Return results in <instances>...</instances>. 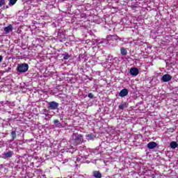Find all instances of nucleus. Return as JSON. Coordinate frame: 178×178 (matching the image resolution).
<instances>
[{"label":"nucleus","mask_w":178,"mask_h":178,"mask_svg":"<svg viewBox=\"0 0 178 178\" xmlns=\"http://www.w3.org/2000/svg\"><path fill=\"white\" fill-rule=\"evenodd\" d=\"M145 178H155L154 172L147 171L145 174Z\"/></svg>","instance_id":"obj_13"},{"label":"nucleus","mask_w":178,"mask_h":178,"mask_svg":"<svg viewBox=\"0 0 178 178\" xmlns=\"http://www.w3.org/2000/svg\"><path fill=\"white\" fill-rule=\"evenodd\" d=\"M92 176L95 178H102V174H101L99 171L95 170L92 172Z\"/></svg>","instance_id":"obj_14"},{"label":"nucleus","mask_w":178,"mask_h":178,"mask_svg":"<svg viewBox=\"0 0 178 178\" xmlns=\"http://www.w3.org/2000/svg\"><path fill=\"white\" fill-rule=\"evenodd\" d=\"M54 124H59L60 126L61 125V124H60V122L59 120H55L54 121Z\"/></svg>","instance_id":"obj_26"},{"label":"nucleus","mask_w":178,"mask_h":178,"mask_svg":"<svg viewBox=\"0 0 178 178\" xmlns=\"http://www.w3.org/2000/svg\"><path fill=\"white\" fill-rule=\"evenodd\" d=\"M30 168H34V162L30 163Z\"/></svg>","instance_id":"obj_29"},{"label":"nucleus","mask_w":178,"mask_h":178,"mask_svg":"<svg viewBox=\"0 0 178 178\" xmlns=\"http://www.w3.org/2000/svg\"><path fill=\"white\" fill-rule=\"evenodd\" d=\"M120 54L123 56H126V55H127V49H126V48L124 47H120Z\"/></svg>","instance_id":"obj_15"},{"label":"nucleus","mask_w":178,"mask_h":178,"mask_svg":"<svg viewBox=\"0 0 178 178\" xmlns=\"http://www.w3.org/2000/svg\"><path fill=\"white\" fill-rule=\"evenodd\" d=\"M86 138L88 140H94L95 138V136H94L93 134H88L86 135Z\"/></svg>","instance_id":"obj_18"},{"label":"nucleus","mask_w":178,"mask_h":178,"mask_svg":"<svg viewBox=\"0 0 178 178\" xmlns=\"http://www.w3.org/2000/svg\"><path fill=\"white\" fill-rule=\"evenodd\" d=\"M3 155L4 156V159H6V158H12V156H13V152L8 151L7 152H4Z\"/></svg>","instance_id":"obj_12"},{"label":"nucleus","mask_w":178,"mask_h":178,"mask_svg":"<svg viewBox=\"0 0 178 178\" xmlns=\"http://www.w3.org/2000/svg\"><path fill=\"white\" fill-rule=\"evenodd\" d=\"M17 70L19 73H26L29 70V64L22 63L17 67Z\"/></svg>","instance_id":"obj_3"},{"label":"nucleus","mask_w":178,"mask_h":178,"mask_svg":"<svg viewBox=\"0 0 178 178\" xmlns=\"http://www.w3.org/2000/svg\"><path fill=\"white\" fill-rule=\"evenodd\" d=\"M98 44H102V41L98 42Z\"/></svg>","instance_id":"obj_35"},{"label":"nucleus","mask_w":178,"mask_h":178,"mask_svg":"<svg viewBox=\"0 0 178 178\" xmlns=\"http://www.w3.org/2000/svg\"><path fill=\"white\" fill-rule=\"evenodd\" d=\"M3 60V57L2 56H0V63Z\"/></svg>","instance_id":"obj_31"},{"label":"nucleus","mask_w":178,"mask_h":178,"mask_svg":"<svg viewBox=\"0 0 178 178\" xmlns=\"http://www.w3.org/2000/svg\"><path fill=\"white\" fill-rule=\"evenodd\" d=\"M38 159H40V158H38V157H34L33 158V161H38Z\"/></svg>","instance_id":"obj_32"},{"label":"nucleus","mask_w":178,"mask_h":178,"mask_svg":"<svg viewBox=\"0 0 178 178\" xmlns=\"http://www.w3.org/2000/svg\"><path fill=\"white\" fill-rule=\"evenodd\" d=\"M42 112H43V113H48V110L47 109H43Z\"/></svg>","instance_id":"obj_30"},{"label":"nucleus","mask_w":178,"mask_h":178,"mask_svg":"<svg viewBox=\"0 0 178 178\" xmlns=\"http://www.w3.org/2000/svg\"><path fill=\"white\" fill-rule=\"evenodd\" d=\"M86 56L84 54H81L79 55V60H81V59H84Z\"/></svg>","instance_id":"obj_27"},{"label":"nucleus","mask_w":178,"mask_h":178,"mask_svg":"<svg viewBox=\"0 0 178 178\" xmlns=\"http://www.w3.org/2000/svg\"><path fill=\"white\" fill-rule=\"evenodd\" d=\"M70 143L71 144H74V145H79L81 144V143H83V136L77 133H74L72 136Z\"/></svg>","instance_id":"obj_2"},{"label":"nucleus","mask_w":178,"mask_h":178,"mask_svg":"<svg viewBox=\"0 0 178 178\" xmlns=\"http://www.w3.org/2000/svg\"><path fill=\"white\" fill-rule=\"evenodd\" d=\"M5 105H9V102H0V110L3 109Z\"/></svg>","instance_id":"obj_16"},{"label":"nucleus","mask_w":178,"mask_h":178,"mask_svg":"<svg viewBox=\"0 0 178 178\" xmlns=\"http://www.w3.org/2000/svg\"><path fill=\"white\" fill-rule=\"evenodd\" d=\"M170 147L173 149L177 148V143L175 141L171 142L170 144Z\"/></svg>","instance_id":"obj_19"},{"label":"nucleus","mask_w":178,"mask_h":178,"mask_svg":"<svg viewBox=\"0 0 178 178\" xmlns=\"http://www.w3.org/2000/svg\"><path fill=\"white\" fill-rule=\"evenodd\" d=\"M127 104L126 103L120 104L118 106L119 109H120L121 111H123V109H124V108H127Z\"/></svg>","instance_id":"obj_21"},{"label":"nucleus","mask_w":178,"mask_h":178,"mask_svg":"<svg viewBox=\"0 0 178 178\" xmlns=\"http://www.w3.org/2000/svg\"><path fill=\"white\" fill-rule=\"evenodd\" d=\"M106 40H107V41H111V40L118 41V40H119V36H118L116 35H110L106 37Z\"/></svg>","instance_id":"obj_9"},{"label":"nucleus","mask_w":178,"mask_h":178,"mask_svg":"<svg viewBox=\"0 0 178 178\" xmlns=\"http://www.w3.org/2000/svg\"><path fill=\"white\" fill-rule=\"evenodd\" d=\"M37 172H41V170H37Z\"/></svg>","instance_id":"obj_34"},{"label":"nucleus","mask_w":178,"mask_h":178,"mask_svg":"<svg viewBox=\"0 0 178 178\" xmlns=\"http://www.w3.org/2000/svg\"><path fill=\"white\" fill-rule=\"evenodd\" d=\"M127 95H129V90H127V88L121 90L119 93V96L122 98H124V97H127Z\"/></svg>","instance_id":"obj_7"},{"label":"nucleus","mask_w":178,"mask_h":178,"mask_svg":"<svg viewBox=\"0 0 178 178\" xmlns=\"http://www.w3.org/2000/svg\"><path fill=\"white\" fill-rule=\"evenodd\" d=\"M63 59L64 60H67V59H69V58H70V55L67 53L63 54Z\"/></svg>","instance_id":"obj_20"},{"label":"nucleus","mask_w":178,"mask_h":178,"mask_svg":"<svg viewBox=\"0 0 178 178\" xmlns=\"http://www.w3.org/2000/svg\"><path fill=\"white\" fill-rule=\"evenodd\" d=\"M76 149H77L76 147H73V146H70V147L68 148V151H67V152L73 154V152H76Z\"/></svg>","instance_id":"obj_17"},{"label":"nucleus","mask_w":178,"mask_h":178,"mask_svg":"<svg viewBox=\"0 0 178 178\" xmlns=\"http://www.w3.org/2000/svg\"><path fill=\"white\" fill-rule=\"evenodd\" d=\"M58 106H59V104L56 102H50L48 103V109H51V111H55L58 109Z\"/></svg>","instance_id":"obj_4"},{"label":"nucleus","mask_w":178,"mask_h":178,"mask_svg":"<svg viewBox=\"0 0 178 178\" xmlns=\"http://www.w3.org/2000/svg\"><path fill=\"white\" fill-rule=\"evenodd\" d=\"M11 31H13V26L11 24L4 28L5 34H9Z\"/></svg>","instance_id":"obj_11"},{"label":"nucleus","mask_w":178,"mask_h":178,"mask_svg":"<svg viewBox=\"0 0 178 178\" xmlns=\"http://www.w3.org/2000/svg\"><path fill=\"white\" fill-rule=\"evenodd\" d=\"M172 80V76L169 74H165L161 77V81L163 83H168V81H170Z\"/></svg>","instance_id":"obj_6"},{"label":"nucleus","mask_w":178,"mask_h":178,"mask_svg":"<svg viewBox=\"0 0 178 178\" xmlns=\"http://www.w3.org/2000/svg\"><path fill=\"white\" fill-rule=\"evenodd\" d=\"M79 156L77 158L72 159H58V162H60L63 165L65 163H69L70 166H77V162L80 163H83L84 162V159H87L88 158V154H87V150L86 149V147L80 146L79 147Z\"/></svg>","instance_id":"obj_1"},{"label":"nucleus","mask_w":178,"mask_h":178,"mask_svg":"<svg viewBox=\"0 0 178 178\" xmlns=\"http://www.w3.org/2000/svg\"><path fill=\"white\" fill-rule=\"evenodd\" d=\"M16 2H17V0H10L8 5L10 6H13V5H15V3H16Z\"/></svg>","instance_id":"obj_23"},{"label":"nucleus","mask_w":178,"mask_h":178,"mask_svg":"<svg viewBox=\"0 0 178 178\" xmlns=\"http://www.w3.org/2000/svg\"><path fill=\"white\" fill-rule=\"evenodd\" d=\"M11 137L13 139L10 142L13 141V140H15V138H16V131H11Z\"/></svg>","instance_id":"obj_22"},{"label":"nucleus","mask_w":178,"mask_h":178,"mask_svg":"<svg viewBox=\"0 0 178 178\" xmlns=\"http://www.w3.org/2000/svg\"><path fill=\"white\" fill-rule=\"evenodd\" d=\"M119 41H122V42H123L124 44H127V42L124 40V38H120L118 37Z\"/></svg>","instance_id":"obj_25"},{"label":"nucleus","mask_w":178,"mask_h":178,"mask_svg":"<svg viewBox=\"0 0 178 178\" xmlns=\"http://www.w3.org/2000/svg\"><path fill=\"white\" fill-rule=\"evenodd\" d=\"M88 98L92 99V98H94V95H92V93H89L88 95Z\"/></svg>","instance_id":"obj_28"},{"label":"nucleus","mask_w":178,"mask_h":178,"mask_svg":"<svg viewBox=\"0 0 178 178\" xmlns=\"http://www.w3.org/2000/svg\"><path fill=\"white\" fill-rule=\"evenodd\" d=\"M6 0H0V8H2L4 5H6Z\"/></svg>","instance_id":"obj_24"},{"label":"nucleus","mask_w":178,"mask_h":178,"mask_svg":"<svg viewBox=\"0 0 178 178\" xmlns=\"http://www.w3.org/2000/svg\"><path fill=\"white\" fill-rule=\"evenodd\" d=\"M158 147V144L155 142H149L147 144V148L149 149H154V148H156Z\"/></svg>","instance_id":"obj_10"},{"label":"nucleus","mask_w":178,"mask_h":178,"mask_svg":"<svg viewBox=\"0 0 178 178\" xmlns=\"http://www.w3.org/2000/svg\"><path fill=\"white\" fill-rule=\"evenodd\" d=\"M43 115H44L46 117L49 115V114L47 113H43Z\"/></svg>","instance_id":"obj_33"},{"label":"nucleus","mask_w":178,"mask_h":178,"mask_svg":"<svg viewBox=\"0 0 178 178\" xmlns=\"http://www.w3.org/2000/svg\"><path fill=\"white\" fill-rule=\"evenodd\" d=\"M55 34L58 38H65L66 31L64 29H58V31H56Z\"/></svg>","instance_id":"obj_5"},{"label":"nucleus","mask_w":178,"mask_h":178,"mask_svg":"<svg viewBox=\"0 0 178 178\" xmlns=\"http://www.w3.org/2000/svg\"><path fill=\"white\" fill-rule=\"evenodd\" d=\"M129 73L131 76H137L139 73L138 68L137 67L131 68Z\"/></svg>","instance_id":"obj_8"}]
</instances>
